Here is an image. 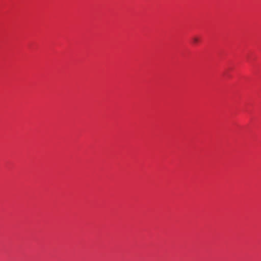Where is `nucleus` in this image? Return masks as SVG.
<instances>
[{"label": "nucleus", "mask_w": 261, "mask_h": 261, "mask_svg": "<svg viewBox=\"0 0 261 261\" xmlns=\"http://www.w3.org/2000/svg\"><path fill=\"white\" fill-rule=\"evenodd\" d=\"M193 41L194 43H197L199 42V38L197 37H194L192 38Z\"/></svg>", "instance_id": "nucleus-1"}]
</instances>
